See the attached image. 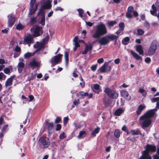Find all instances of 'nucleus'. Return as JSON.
<instances>
[{"instance_id": "680f3d73", "label": "nucleus", "mask_w": 159, "mask_h": 159, "mask_svg": "<svg viewBox=\"0 0 159 159\" xmlns=\"http://www.w3.org/2000/svg\"><path fill=\"white\" fill-rule=\"evenodd\" d=\"M106 69L107 71L109 72L111 70V66L107 65L106 67Z\"/></svg>"}, {"instance_id": "3c124183", "label": "nucleus", "mask_w": 159, "mask_h": 159, "mask_svg": "<svg viewBox=\"0 0 159 159\" xmlns=\"http://www.w3.org/2000/svg\"><path fill=\"white\" fill-rule=\"evenodd\" d=\"M66 137V136L65 135V133L64 132H63L59 136V138L60 139H63L65 138Z\"/></svg>"}, {"instance_id": "49530a36", "label": "nucleus", "mask_w": 159, "mask_h": 159, "mask_svg": "<svg viewBox=\"0 0 159 159\" xmlns=\"http://www.w3.org/2000/svg\"><path fill=\"white\" fill-rule=\"evenodd\" d=\"M84 96L86 97H88L89 98H92L93 97V94L92 93H90L89 94L87 92H86L84 93Z\"/></svg>"}, {"instance_id": "6e6552de", "label": "nucleus", "mask_w": 159, "mask_h": 159, "mask_svg": "<svg viewBox=\"0 0 159 159\" xmlns=\"http://www.w3.org/2000/svg\"><path fill=\"white\" fill-rule=\"evenodd\" d=\"M39 141L41 145L43 146V148H47L50 146L49 139L47 137H41L39 138Z\"/></svg>"}, {"instance_id": "5fc2aeb1", "label": "nucleus", "mask_w": 159, "mask_h": 159, "mask_svg": "<svg viewBox=\"0 0 159 159\" xmlns=\"http://www.w3.org/2000/svg\"><path fill=\"white\" fill-rule=\"evenodd\" d=\"M4 72L6 74H9L10 73V69L8 68H5L3 70Z\"/></svg>"}, {"instance_id": "603ef678", "label": "nucleus", "mask_w": 159, "mask_h": 159, "mask_svg": "<svg viewBox=\"0 0 159 159\" xmlns=\"http://www.w3.org/2000/svg\"><path fill=\"white\" fill-rule=\"evenodd\" d=\"M93 89L96 90H98L100 89V85L97 84H94Z\"/></svg>"}, {"instance_id": "1a4fd4ad", "label": "nucleus", "mask_w": 159, "mask_h": 159, "mask_svg": "<svg viewBox=\"0 0 159 159\" xmlns=\"http://www.w3.org/2000/svg\"><path fill=\"white\" fill-rule=\"evenodd\" d=\"M7 18L8 26L9 27L11 28L15 23L16 21L15 16L13 14L11 13L8 15Z\"/></svg>"}, {"instance_id": "423d86ee", "label": "nucleus", "mask_w": 159, "mask_h": 159, "mask_svg": "<svg viewBox=\"0 0 159 159\" xmlns=\"http://www.w3.org/2000/svg\"><path fill=\"white\" fill-rule=\"evenodd\" d=\"M107 95L112 99H116L118 98V94L114 90L108 88H106L104 91Z\"/></svg>"}, {"instance_id": "2eb2a0df", "label": "nucleus", "mask_w": 159, "mask_h": 159, "mask_svg": "<svg viewBox=\"0 0 159 159\" xmlns=\"http://www.w3.org/2000/svg\"><path fill=\"white\" fill-rule=\"evenodd\" d=\"M29 65L31 68H39L40 66V62L34 59L30 62Z\"/></svg>"}, {"instance_id": "f8f14e48", "label": "nucleus", "mask_w": 159, "mask_h": 159, "mask_svg": "<svg viewBox=\"0 0 159 159\" xmlns=\"http://www.w3.org/2000/svg\"><path fill=\"white\" fill-rule=\"evenodd\" d=\"M143 121L142 123V128L144 129L145 128L149 127L152 123L151 119L145 117L143 120Z\"/></svg>"}, {"instance_id": "ea45409f", "label": "nucleus", "mask_w": 159, "mask_h": 159, "mask_svg": "<svg viewBox=\"0 0 159 159\" xmlns=\"http://www.w3.org/2000/svg\"><path fill=\"white\" fill-rule=\"evenodd\" d=\"M86 134V132L85 131H82L80 132L79 135H78V137L79 138H83V136L85 134Z\"/></svg>"}, {"instance_id": "5701e85b", "label": "nucleus", "mask_w": 159, "mask_h": 159, "mask_svg": "<svg viewBox=\"0 0 159 159\" xmlns=\"http://www.w3.org/2000/svg\"><path fill=\"white\" fill-rule=\"evenodd\" d=\"M146 107L144 105H140L138 109L136 111V114L137 115H139L141 113L142 111L146 108Z\"/></svg>"}, {"instance_id": "b1692460", "label": "nucleus", "mask_w": 159, "mask_h": 159, "mask_svg": "<svg viewBox=\"0 0 159 159\" xmlns=\"http://www.w3.org/2000/svg\"><path fill=\"white\" fill-rule=\"evenodd\" d=\"M48 131L49 134H52L53 132L52 130V129L53 126V123H50L48 122L47 123Z\"/></svg>"}, {"instance_id": "2f4dec72", "label": "nucleus", "mask_w": 159, "mask_h": 159, "mask_svg": "<svg viewBox=\"0 0 159 159\" xmlns=\"http://www.w3.org/2000/svg\"><path fill=\"white\" fill-rule=\"evenodd\" d=\"M25 27L21 23H19L16 26V29L19 30H22Z\"/></svg>"}, {"instance_id": "f3484780", "label": "nucleus", "mask_w": 159, "mask_h": 159, "mask_svg": "<svg viewBox=\"0 0 159 159\" xmlns=\"http://www.w3.org/2000/svg\"><path fill=\"white\" fill-rule=\"evenodd\" d=\"M85 48L84 50L82 52V54L84 55L86 54L88 51L91 52V51L93 50L92 45H87V44H85Z\"/></svg>"}, {"instance_id": "f704fd0d", "label": "nucleus", "mask_w": 159, "mask_h": 159, "mask_svg": "<svg viewBox=\"0 0 159 159\" xmlns=\"http://www.w3.org/2000/svg\"><path fill=\"white\" fill-rule=\"evenodd\" d=\"M34 53L32 54L31 53L28 52L25 53L24 55V58L25 59H28L29 58L33 56V55Z\"/></svg>"}, {"instance_id": "dca6fc26", "label": "nucleus", "mask_w": 159, "mask_h": 159, "mask_svg": "<svg viewBox=\"0 0 159 159\" xmlns=\"http://www.w3.org/2000/svg\"><path fill=\"white\" fill-rule=\"evenodd\" d=\"M51 7V1L50 0H47L41 6L40 8L43 9V10H44L45 9H50Z\"/></svg>"}, {"instance_id": "473e14b6", "label": "nucleus", "mask_w": 159, "mask_h": 159, "mask_svg": "<svg viewBox=\"0 0 159 159\" xmlns=\"http://www.w3.org/2000/svg\"><path fill=\"white\" fill-rule=\"evenodd\" d=\"M73 41L74 42L75 46L78 47H80V45L78 41V37L77 36H76L74 38L73 40Z\"/></svg>"}, {"instance_id": "412c9836", "label": "nucleus", "mask_w": 159, "mask_h": 159, "mask_svg": "<svg viewBox=\"0 0 159 159\" xmlns=\"http://www.w3.org/2000/svg\"><path fill=\"white\" fill-rule=\"evenodd\" d=\"M152 10L150 11L151 14L153 16H157L158 18H159V13L157 14V10L154 4H153L152 6Z\"/></svg>"}, {"instance_id": "0e129e2a", "label": "nucleus", "mask_w": 159, "mask_h": 159, "mask_svg": "<svg viewBox=\"0 0 159 159\" xmlns=\"http://www.w3.org/2000/svg\"><path fill=\"white\" fill-rule=\"evenodd\" d=\"M4 77V78L6 77V76L2 72L0 73V80L2 79V78Z\"/></svg>"}, {"instance_id": "20e7f679", "label": "nucleus", "mask_w": 159, "mask_h": 159, "mask_svg": "<svg viewBox=\"0 0 159 159\" xmlns=\"http://www.w3.org/2000/svg\"><path fill=\"white\" fill-rule=\"evenodd\" d=\"M156 148L155 146L154 145L147 144L145 148V150L142 152L148 157L152 159L151 156L149 155L150 152H156Z\"/></svg>"}, {"instance_id": "39448f33", "label": "nucleus", "mask_w": 159, "mask_h": 159, "mask_svg": "<svg viewBox=\"0 0 159 159\" xmlns=\"http://www.w3.org/2000/svg\"><path fill=\"white\" fill-rule=\"evenodd\" d=\"M62 55L60 53L54 56L51 59L50 62L51 63V67H53L61 61V57Z\"/></svg>"}, {"instance_id": "cd10ccee", "label": "nucleus", "mask_w": 159, "mask_h": 159, "mask_svg": "<svg viewBox=\"0 0 159 159\" xmlns=\"http://www.w3.org/2000/svg\"><path fill=\"white\" fill-rule=\"evenodd\" d=\"M130 39V38L128 37L124 38L122 40V44L124 45H127L129 43Z\"/></svg>"}, {"instance_id": "f03ea898", "label": "nucleus", "mask_w": 159, "mask_h": 159, "mask_svg": "<svg viewBox=\"0 0 159 159\" xmlns=\"http://www.w3.org/2000/svg\"><path fill=\"white\" fill-rule=\"evenodd\" d=\"M118 38V36L114 34L107 35L99 39L98 42L100 45H105L108 44L110 41L115 40L116 42Z\"/></svg>"}, {"instance_id": "052dcab7", "label": "nucleus", "mask_w": 159, "mask_h": 159, "mask_svg": "<svg viewBox=\"0 0 159 159\" xmlns=\"http://www.w3.org/2000/svg\"><path fill=\"white\" fill-rule=\"evenodd\" d=\"M8 127V125H6L4 126L2 129V131L4 132L6 130Z\"/></svg>"}, {"instance_id": "9d476101", "label": "nucleus", "mask_w": 159, "mask_h": 159, "mask_svg": "<svg viewBox=\"0 0 159 159\" xmlns=\"http://www.w3.org/2000/svg\"><path fill=\"white\" fill-rule=\"evenodd\" d=\"M43 29L42 27L37 25L35 27L33 35L34 37H37L42 34L43 33Z\"/></svg>"}, {"instance_id": "338daca9", "label": "nucleus", "mask_w": 159, "mask_h": 159, "mask_svg": "<svg viewBox=\"0 0 159 159\" xmlns=\"http://www.w3.org/2000/svg\"><path fill=\"white\" fill-rule=\"evenodd\" d=\"M114 62L116 64H118L120 61V60L119 58H116L114 60Z\"/></svg>"}, {"instance_id": "de8ad7c7", "label": "nucleus", "mask_w": 159, "mask_h": 159, "mask_svg": "<svg viewBox=\"0 0 159 159\" xmlns=\"http://www.w3.org/2000/svg\"><path fill=\"white\" fill-rule=\"evenodd\" d=\"M20 48L18 46V45H17L15 48L14 51L20 53Z\"/></svg>"}, {"instance_id": "58836bf2", "label": "nucleus", "mask_w": 159, "mask_h": 159, "mask_svg": "<svg viewBox=\"0 0 159 159\" xmlns=\"http://www.w3.org/2000/svg\"><path fill=\"white\" fill-rule=\"evenodd\" d=\"M137 34L139 36H141L143 35L144 33L143 30L140 29H138L137 30Z\"/></svg>"}, {"instance_id": "4d7b16f0", "label": "nucleus", "mask_w": 159, "mask_h": 159, "mask_svg": "<svg viewBox=\"0 0 159 159\" xmlns=\"http://www.w3.org/2000/svg\"><path fill=\"white\" fill-rule=\"evenodd\" d=\"M139 92L141 93H145V94L143 95V96H145L147 94V92H146L145 90L143 89H139Z\"/></svg>"}, {"instance_id": "f257e3e1", "label": "nucleus", "mask_w": 159, "mask_h": 159, "mask_svg": "<svg viewBox=\"0 0 159 159\" xmlns=\"http://www.w3.org/2000/svg\"><path fill=\"white\" fill-rule=\"evenodd\" d=\"M107 33V30L105 25L103 23H101L97 26L96 31L93 34L92 37L94 38L99 39Z\"/></svg>"}, {"instance_id": "e433bc0d", "label": "nucleus", "mask_w": 159, "mask_h": 159, "mask_svg": "<svg viewBox=\"0 0 159 159\" xmlns=\"http://www.w3.org/2000/svg\"><path fill=\"white\" fill-rule=\"evenodd\" d=\"M118 26L119 27L120 30L123 31L124 30L125 25L123 22H120Z\"/></svg>"}, {"instance_id": "9b49d317", "label": "nucleus", "mask_w": 159, "mask_h": 159, "mask_svg": "<svg viewBox=\"0 0 159 159\" xmlns=\"http://www.w3.org/2000/svg\"><path fill=\"white\" fill-rule=\"evenodd\" d=\"M45 45V44L43 42L39 43V42H37L36 44L34 45V48H36V49L34 52V53H36L41 51L42 49L44 48Z\"/></svg>"}, {"instance_id": "4be33fe9", "label": "nucleus", "mask_w": 159, "mask_h": 159, "mask_svg": "<svg viewBox=\"0 0 159 159\" xmlns=\"http://www.w3.org/2000/svg\"><path fill=\"white\" fill-rule=\"evenodd\" d=\"M25 67V64L22 62H19L17 66L18 70L19 73H21Z\"/></svg>"}, {"instance_id": "c03bdc74", "label": "nucleus", "mask_w": 159, "mask_h": 159, "mask_svg": "<svg viewBox=\"0 0 159 159\" xmlns=\"http://www.w3.org/2000/svg\"><path fill=\"white\" fill-rule=\"evenodd\" d=\"M144 25L147 29H149L150 28V24L146 21L145 20L144 23Z\"/></svg>"}, {"instance_id": "37998d69", "label": "nucleus", "mask_w": 159, "mask_h": 159, "mask_svg": "<svg viewBox=\"0 0 159 159\" xmlns=\"http://www.w3.org/2000/svg\"><path fill=\"white\" fill-rule=\"evenodd\" d=\"M78 11L79 12V16L82 18L83 17V14L84 12L83 10L82 9H78Z\"/></svg>"}, {"instance_id": "c85d7f7f", "label": "nucleus", "mask_w": 159, "mask_h": 159, "mask_svg": "<svg viewBox=\"0 0 159 159\" xmlns=\"http://www.w3.org/2000/svg\"><path fill=\"white\" fill-rule=\"evenodd\" d=\"M124 112V110L122 108H119L116 109L114 113L115 115L119 116Z\"/></svg>"}, {"instance_id": "864d4df0", "label": "nucleus", "mask_w": 159, "mask_h": 159, "mask_svg": "<svg viewBox=\"0 0 159 159\" xmlns=\"http://www.w3.org/2000/svg\"><path fill=\"white\" fill-rule=\"evenodd\" d=\"M69 119L67 117H65L63 119V124L64 125H66L68 122Z\"/></svg>"}, {"instance_id": "bf43d9fd", "label": "nucleus", "mask_w": 159, "mask_h": 159, "mask_svg": "<svg viewBox=\"0 0 159 159\" xmlns=\"http://www.w3.org/2000/svg\"><path fill=\"white\" fill-rule=\"evenodd\" d=\"M61 124H57L56 125V131H59L61 130Z\"/></svg>"}, {"instance_id": "c756f323", "label": "nucleus", "mask_w": 159, "mask_h": 159, "mask_svg": "<svg viewBox=\"0 0 159 159\" xmlns=\"http://www.w3.org/2000/svg\"><path fill=\"white\" fill-rule=\"evenodd\" d=\"M117 22L116 20L108 21L107 23V25L108 28H111Z\"/></svg>"}, {"instance_id": "6e6d98bb", "label": "nucleus", "mask_w": 159, "mask_h": 159, "mask_svg": "<svg viewBox=\"0 0 159 159\" xmlns=\"http://www.w3.org/2000/svg\"><path fill=\"white\" fill-rule=\"evenodd\" d=\"M133 7L132 6H130L127 9V11L132 13L134 11Z\"/></svg>"}, {"instance_id": "bb28decb", "label": "nucleus", "mask_w": 159, "mask_h": 159, "mask_svg": "<svg viewBox=\"0 0 159 159\" xmlns=\"http://www.w3.org/2000/svg\"><path fill=\"white\" fill-rule=\"evenodd\" d=\"M130 133L132 135H140L141 136L142 135V134L141 132L138 129L136 130H131L130 131Z\"/></svg>"}, {"instance_id": "79ce46f5", "label": "nucleus", "mask_w": 159, "mask_h": 159, "mask_svg": "<svg viewBox=\"0 0 159 159\" xmlns=\"http://www.w3.org/2000/svg\"><path fill=\"white\" fill-rule=\"evenodd\" d=\"M132 13L127 11L126 13V17L128 19H131L132 17Z\"/></svg>"}, {"instance_id": "774afa93", "label": "nucleus", "mask_w": 159, "mask_h": 159, "mask_svg": "<svg viewBox=\"0 0 159 159\" xmlns=\"http://www.w3.org/2000/svg\"><path fill=\"white\" fill-rule=\"evenodd\" d=\"M133 14L134 17H137L139 16V14L136 11H134Z\"/></svg>"}, {"instance_id": "09e8293b", "label": "nucleus", "mask_w": 159, "mask_h": 159, "mask_svg": "<svg viewBox=\"0 0 159 159\" xmlns=\"http://www.w3.org/2000/svg\"><path fill=\"white\" fill-rule=\"evenodd\" d=\"M45 18H41V20L40 21V23L42 25H45Z\"/></svg>"}, {"instance_id": "a18cd8bd", "label": "nucleus", "mask_w": 159, "mask_h": 159, "mask_svg": "<svg viewBox=\"0 0 159 159\" xmlns=\"http://www.w3.org/2000/svg\"><path fill=\"white\" fill-rule=\"evenodd\" d=\"M61 118L60 117L57 116L56 117V119L55 121V123L56 124L60 122L61 121Z\"/></svg>"}, {"instance_id": "72a5a7b5", "label": "nucleus", "mask_w": 159, "mask_h": 159, "mask_svg": "<svg viewBox=\"0 0 159 159\" xmlns=\"http://www.w3.org/2000/svg\"><path fill=\"white\" fill-rule=\"evenodd\" d=\"M40 14H41L42 18H45V12L44 11V10H43V9L40 8L39 9L37 15H39Z\"/></svg>"}, {"instance_id": "c9c22d12", "label": "nucleus", "mask_w": 159, "mask_h": 159, "mask_svg": "<svg viewBox=\"0 0 159 159\" xmlns=\"http://www.w3.org/2000/svg\"><path fill=\"white\" fill-rule=\"evenodd\" d=\"M65 57L66 60V64L67 66L69 62V54L67 51H65Z\"/></svg>"}, {"instance_id": "4468645a", "label": "nucleus", "mask_w": 159, "mask_h": 159, "mask_svg": "<svg viewBox=\"0 0 159 159\" xmlns=\"http://www.w3.org/2000/svg\"><path fill=\"white\" fill-rule=\"evenodd\" d=\"M33 43V39L31 36H27L24 39L23 43L24 44H28L30 47L32 43Z\"/></svg>"}, {"instance_id": "e2e57ef3", "label": "nucleus", "mask_w": 159, "mask_h": 159, "mask_svg": "<svg viewBox=\"0 0 159 159\" xmlns=\"http://www.w3.org/2000/svg\"><path fill=\"white\" fill-rule=\"evenodd\" d=\"M151 61V59L150 58L147 57L145 59V62L147 63H148L150 62Z\"/></svg>"}, {"instance_id": "0eeeda50", "label": "nucleus", "mask_w": 159, "mask_h": 159, "mask_svg": "<svg viewBox=\"0 0 159 159\" xmlns=\"http://www.w3.org/2000/svg\"><path fill=\"white\" fill-rule=\"evenodd\" d=\"M157 41L156 40L152 42L148 51L149 55H152L155 53L157 48Z\"/></svg>"}, {"instance_id": "7c9ffc66", "label": "nucleus", "mask_w": 159, "mask_h": 159, "mask_svg": "<svg viewBox=\"0 0 159 159\" xmlns=\"http://www.w3.org/2000/svg\"><path fill=\"white\" fill-rule=\"evenodd\" d=\"M100 129L99 127H97L92 132L91 135L93 136H95L96 134L99 133Z\"/></svg>"}, {"instance_id": "7ed1b4c3", "label": "nucleus", "mask_w": 159, "mask_h": 159, "mask_svg": "<svg viewBox=\"0 0 159 159\" xmlns=\"http://www.w3.org/2000/svg\"><path fill=\"white\" fill-rule=\"evenodd\" d=\"M158 109H159V102L157 103L156 106L155 108L148 111L143 115L141 116L139 118V120H142L145 117L151 119V118L154 116L156 112Z\"/></svg>"}, {"instance_id": "69168bd1", "label": "nucleus", "mask_w": 159, "mask_h": 159, "mask_svg": "<svg viewBox=\"0 0 159 159\" xmlns=\"http://www.w3.org/2000/svg\"><path fill=\"white\" fill-rule=\"evenodd\" d=\"M104 60L102 58H101L98 59L97 60V62L99 64H101L103 62Z\"/></svg>"}, {"instance_id": "8fccbe9b", "label": "nucleus", "mask_w": 159, "mask_h": 159, "mask_svg": "<svg viewBox=\"0 0 159 159\" xmlns=\"http://www.w3.org/2000/svg\"><path fill=\"white\" fill-rule=\"evenodd\" d=\"M151 101L153 102H157V103L158 102H159V97L152 98Z\"/></svg>"}, {"instance_id": "6ab92c4d", "label": "nucleus", "mask_w": 159, "mask_h": 159, "mask_svg": "<svg viewBox=\"0 0 159 159\" xmlns=\"http://www.w3.org/2000/svg\"><path fill=\"white\" fill-rule=\"evenodd\" d=\"M120 95L121 96L128 101L130 99L131 97L129 96V93L125 90H122L120 92Z\"/></svg>"}, {"instance_id": "13d9d810", "label": "nucleus", "mask_w": 159, "mask_h": 159, "mask_svg": "<svg viewBox=\"0 0 159 159\" xmlns=\"http://www.w3.org/2000/svg\"><path fill=\"white\" fill-rule=\"evenodd\" d=\"M97 68V65H92L91 67V70L93 71H94L96 70Z\"/></svg>"}, {"instance_id": "4c0bfd02", "label": "nucleus", "mask_w": 159, "mask_h": 159, "mask_svg": "<svg viewBox=\"0 0 159 159\" xmlns=\"http://www.w3.org/2000/svg\"><path fill=\"white\" fill-rule=\"evenodd\" d=\"M114 136L116 138H119L120 135V133L119 129H116L114 133Z\"/></svg>"}, {"instance_id": "a211bd4d", "label": "nucleus", "mask_w": 159, "mask_h": 159, "mask_svg": "<svg viewBox=\"0 0 159 159\" xmlns=\"http://www.w3.org/2000/svg\"><path fill=\"white\" fill-rule=\"evenodd\" d=\"M85 48L84 50L82 52V54L84 55L86 54L88 51L91 52V51L93 50L92 45H87V44H85Z\"/></svg>"}, {"instance_id": "ddd939ff", "label": "nucleus", "mask_w": 159, "mask_h": 159, "mask_svg": "<svg viewBox=\"0 0 159 159\" xmlns=\"http://www.w3.org/2000/svg\"><path fill=\"white\" fill-rule=\"evenodd\" d=\"M33 1H32L31 2V0H30V9L29 15H31L34 14L37 9L38 5L35 4V6L34 7V4L35 2H34Z\"/></svg>"}, {"instance_id": "393cba45", "label": "nucleus", "mask_w": 159, "mask_h": 159, "mask_svg": "<svg viewBox=\"0 0 159 159\" xmlns=\"http://www.w3.org/2000/svg\"><path fill=\"white\" fill-rule=\"evenodd\" d=\"M136 50L139 53L140 55H142L143 53V50L142 47L141 45L137 46Z\"/></svg>"}, {"instance_id": "aec40b11", "label": "nucleus", "mask_w": 159, "mask_h": 159, "mask_svg": "<svg viewBox=\"0 0 159 159\" xmlns=\"http://www.w3.org/2000/svg\"><path fill=\"white\" fill-rule=\"evenodd\" d=\"M16 75H13L7 80L5 84L6 87L10 86L12 84L13 81Z\"/></svg>"}, {"instance_id": "a19ab883", "label": "nucleus", "mask_w": 159, "mask_h": 159, "mask_svg": "<svg viewBox=\"0 0 159 159\" xmlns=\"http://www.w3.org/2000/svg\"><path fill=\"white\" fill-rule=\"evenodd\" d=\"M99 70L100 71L101 73H103L105 72L106 70V66L105 64H104L99 68Z\"/></svg>"}, {"instance_id": "a878e982", "label": "nucleus", "mask_w": 159, "mask_h": 159, "mask_svg": "<svg viewBox=\"0 0 159 159\" xmlns=\"http://www.w3.org/2000/svg\"><path fill=\"white\" fill-rule=\"evenodd\" d=\"M131 54L133 56V57L137 60H140L142 59L141 57L138 54L136 53L133 51H131Z\"/></svg>"}]
</instances>
